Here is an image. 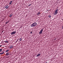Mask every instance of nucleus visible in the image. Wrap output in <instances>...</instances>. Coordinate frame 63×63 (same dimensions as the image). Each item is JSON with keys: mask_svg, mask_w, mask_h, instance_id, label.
Returning a JSON list of instances; mask_svg holds the SVG:
<instances>
[{"mask_svg": "<svg viewBox=\"0 0 63 63\" xmlns=\"http://www.w3.org/2000/svg\"><path fill=\"white\" fill-rule=\"evenodd\" d=\"M36 25H37V23L36 22H34L32 24L31 26V27H34V26H35Z\"/></svg>", "mask_w": 63, "mask_h": 63, "instance_id": "f257e3e1", "label": "nucleus"}, {"mask_svg": "<svg viewBox=\"0 0 63 63\" xmlns=\"http://www.w3.org/2000/svg\"><path fill=\"white\" fill-rule=\"evenodd\" d=\"M58 9H57L55 11V12L54 13V15H57V13H58Z\"/></svg>", "mask_w": 63, "mask_h": 63, "instance_id": "f03ea898", "label": "nucleus"}, {"mask_svg": "<svg viewBox=\"0 0 63 63\" xmlns=\"http://www.w3.org/2000/svg\"><path fill=\"white\" fill-rule=\"evenodd\" d=\"M16 32H12L11 33V35H13V34H16Z\"/></svg>", "mask_w": 63, "mask_h": 63, "instance_id": "7ed1b4c3", "label": "nucleus"}, {"mask_svg": "<svg viewBox=\"0 0 63 63\" xmlns=\"http://www.w3.org/2000/svg\"><path fill=\"white\" fill-rule=\"evenodd\" d=\"M43 29H42L39 32V34H41L42 33V32H43Z\"/></svg>", "mask_w": 63, "mask_h": 63, "instance_id": "20e7f679", "label": "nucleus"}, {"mask_svg": "<svg viewBox=\"0 0 63 63\" xmlns=\"http://www.w3.org/2000/svg\"><path fill=\"white\" fill-rule=\"evenodd\" d=\"M41 55V54L39 53L36 56V57H38V56H40V55Z\"/></svg>", "mask_w": 63, "mask_h": 63, "instance_id": "39448f33", "label": "nucleus"}, {"mask_svg": "<svg viewBox=\"0 0 63 63\" xmlns=\"http://www.w3.org/2000/svg\"><path fill=\"white\" fill-rule=\"evenodd\" d=\"M13 45H11L9 47V48H13Z\"/></svg>", "mask_w": 63, "mask_h": 63, "instance_id": "423d86ee", "label": "nucleus"}, {"mask_svg": "<svg viewBox=\"0 0 63 63\" xmlns=\"http://www.w3.org/2000/svg\"><path fill=\"white\" fill-rule=\"evenodd\" d=\"M13 2V1H10V2L9 3V4L10 5H11V4Z\"/></svg>", "mask_w": 63, "mask_h": 63, "instance_id": "0eeeda50", "label": "nucleus"}, {"mask_svg": "<svg viewBox=\"0 0 63 63\" xmlns=\"http://www.w3.org/2000/svg\"><path fill=\"white\" fill-rule=\"evenodd\" d=\"M9 8V6L8 5H7L5 7V8L6 9H8Z\"/></svg>", "mask_w": 63, "mask_h": 63, "instance_id": "6e6552de", "label": "nucleus"}, {"mask_svg": "<svg viewBox=\"0 0 63 63\" xmlns=\"http://www.w3.org/2000/svg\"><path fill=\"white\" fill-rule=\"evenodd\" d=\"M22 40V38H20L19 39V41H21Z\"/></svg>", "mask_w": 63, "mask_h": 63, "instance_id": "1a4fd4ad", "label": "nucleus"}, {"mask_svg": "<svg viewBox=\"0 0 63 63\" xmlns=\"http://www.w3.org/2000/svg\"><path fill=\"white\" fill-rule=\"evenodd\" d=\"M9 54V52H8L6 54V55H8Z\"/></svg>", "mask_w": 63, "mask_h": 63, "instance_id": "9d476101", "label": "nucleus"}, {"mask_svg": "<svg viewBox=\"0 0 63 63\" xmlns=\"http://www.w3.org/2000/svg\"><path fill=\"white\" fill-rule=\"evenodd\" d=\"M13 15V14H11L10 16V17H12V16Z\"/></svg>", "mask_w": 63, "mask_h": 63, "instance_id": "9b49d317", "label": "nucleus"}, {"mask_svg": "<svg viewBox=\"0 0 63 63\" xmlns=\"http://www.w3.org/2000/svg\"><path fill=\"white\" fill-rule=\"evenodd\" d=\"M4 52H3L2 53H0V55L1 54H4Z\"/></svg>", "mask_w": 63, "mask_h": 63, "instance_id": "f8f14e48", "label": "nucleus"}, {"mask_svg": "<svg viewBox=\"0 0 63 63\" xmlns=\"http://www.w3.org/2000/svg\"><path fill=\"white\" fill-rule=\"evenodd\" d=\"M40 12H39L37 13V15H40Z\"/></svg>", "mask_w": 63, "mask_h": 63, "instance_id": "ddd939ff", "label": "nucleus"}, {"mask_svg": "<svg viewBox=\"0 0 63 63\" xmlns=\"http://www.w3.org/2000/svg\"><path fill=\"white\" fill-rule=\"evenodd\" d=\"M51 16L49 15V16L48 17H49L50 18V17H51Z\"/></svg>", "mask_w": 63, "mask_h": 63, "instance_id": "4468645a", "label": "nucleus"}, {"mask_svg": "<svg viewBox=\"0 0 63 63\" xmlns=\"http://www.w3.org/2000/svg\"><path fill=\"white\" fill-rule=\"evenodd\" d=\"M8 22H9V21H8V22H6L5 23L6 24H7Z\"/></svg>", "mask_w": 63, "mask_h": 63, "instance_id": "2eb2a0df", "label": "nucleus"}, {"mask_svg": "<svg viewBox=\"0 0 63 63\" xmlns=\"http://www.w3.org/2000/svg\"><path fill=\"white\" fill-rule=\"evenodd\" d=\"M2 51V49H0V51Z\"/></svg>", "mask_w": 63, "mask_h": 63, "instance_id": "dca6fc26", "label": "nucleus"}, {"mask_svg": "<svg viewBox=\"0 0 63 63\" xmlns=\"http://www.w3.org/2000/svg\"><path fill=\"white\" fill-rule=\"evenodd\" d=\"M31 4H32V3L31 4H29V5H28V7H29V6H30V5H31Z\"/></svg>", "mask_w": 63, "mask_h": 63, "instance_id": "f3484780", "label": "nucleus"}, {"mask_svg": "<svg viewBox=\"0 0 63 63\" xmlns=\"http://www.w3.org/2000/svg\"><path fill=\"white\" fill-rule=\"evenodd\" d=\"M9 51V50H7L6 51V52H8Z\"/></svg>", "mask_w": 63, "mask_h": 63, "instance_id": "a211bd4d", "label": "nucleus"}, {"mask_svg": "<svg viewBox=\"0 0 63 63\" xmlns=\"http://www.w3.org/2000/svg\"><path fill=\"white\" fill-rule=\"evenodd\" d=\"M5 43H8V41H6Z\"/></svg>", "mask_w": 63, "mask_h": 63, "instance_id": "6ab92c4d", "label": "nucleus"}, {"mask_svg": "<svg viewBox=\"0 0 63 63\" xmlns=\"http://www.w3.org/2000/svg\"><path fill=\"white\" fill-rule=\"evenodd\" d=\"M2 45H0V47H2Z\"/></svg>", "mask_w": 63, "mask_h": 63, "instance_id": "aec40b11", "label": "nucleus"}, {"mask_svg": "<svg viewBox=\"0 0 63 63\" xmlns=\"http://www.w3.org/2000/svg\"><path fill=\"white\" fill-rule=\"evenodd\" d=\"M32 32H31V34H32Z\"/></svg>", "mask_w": 63, "mask_h": 63, "instance_id": "412c9836", "label": "nucleus"}, {"mask_svg": "<svg viewBox=\"0 0 63 63\" xmlns=\"http://www.w3.org/2000/svg\"><path fill=\"white\" fill-rule=\"evenodd\" d=\"M18 39H19V38H18V39H17V41H18Z\"/></svg>", "mask_w": 63, "mask_h": 63, "instance_id": "4be33fe9", "label": "nucleus"}, {"mask_svg": "<svg viewBox=\"0 0 63 63\" xmlns=\"http://www.w3.org/2000/svg\"><path fill=\"white\" fill-rule=\"evenodd\" d=\"M56 38L55 39V40H56Z\"/></svg>", "mask_w": 63, "mask_h": 63, "instance_id": "5701e85b", "label": "nucleus"}, {"mask_svg": "<svg viewBox=\"0 0 63 63\" xmlns=\"http://www.w3.org/2000/svg\"><path fill=\"white\" fill-rule=\"evenodd\" d=\"M1 51H0V52H1Z\"/></svg>", "mask_w": 63, "mask_h": 63, "instance_id": "b1692460", "label": "nucleus"}]
</instances>
